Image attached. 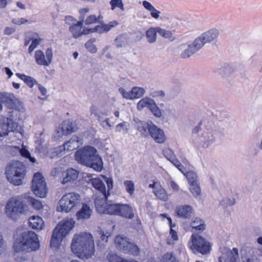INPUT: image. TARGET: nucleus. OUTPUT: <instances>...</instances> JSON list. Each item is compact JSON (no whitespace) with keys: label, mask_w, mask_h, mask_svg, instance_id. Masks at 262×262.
Instances as JSON below:
<instances>
[{"label":"nucleus","mask_w":262,"mask_h":262,"mask_svg":"<svg viewBox=\"0 0 262 262\" xmlns=\"http://www.w3.org/2000/svg\"><path fill=\"white\" fill-rule=\"evenodd\" d=\"M160 262H179L171 252L164 254L160 258Z\"/></svg>","instance_id":"44"},{"label":"nucleus","mask_w":262,"mask_h":262,"mask_svg":"<svg viewBox=\"0 0 262 262\" xmlns=\"http://www.w3.org/2000/svg\"><path fill=\"white\" fill-rule=\"evenodd\" d=\"M115 243L117 249L124 253L137 256L140 253L139 248L135 244L129 242L126 237L118 235L115 239Z\"/></svg>","instance_id":"12"},{"label":"nucleus","mask_w":262,"mask_h":262,"mask_svg":"<svg viewBox=\"0 0 262 262\" xmlns=\"http://www.w3.org/2000/svg\"><path fill=\"white\" fill-rule=\"evenodd\" d=\"M76 124L75 122L70 120L63 121L62 126V135L71 134L72 133L76 132Z\"/></svg>","instance_id":"25"},{"label":"nucleus","mask_w":262,"mask_h":262,"mask_svg":"<svg viewBox=\"0 0 262 262\" xmlns=\"http://www.w3.org/2000/svg\"><path fill=\"white\" fill-rule=\"evenodd\" d=\"M245 262H260V259L256 255H251L247 258Z\"/></svg>","instance_id":"62"},{"label":"nucleus","mask_w":262,"mask_h":262,"mask_svg":"<svg viewBox=\"0 0 262 262\" xmlns=\"http://www.w3.org/2000/svg\"><path fill=\"white\" fill-rule=\"evenodd\" d=\"M92 210L86 204L82 205V208L76 213L78 220H86L92 215Z\"/></svg>","instance_id":"26"},{"label":"nucleus","mask_w":262,"mask_h":262,"mask_svg":"<svg viewBox=\"0 0 262 262\" xmlns=\"http://www.w3.org/2000/svg\"><path fill=\"white\" fill-rule=\"evenodd\" d=\"M26 167L23 163L18 161L10 162L6 169L8 180L14 185H20L26 175Z\"/></svg>","instance_id":"8"},{"label":"nucleus","mask_w":262,"mask_h":262,"mask_svg":"<svg viewBox=\"0 0 262 262\" xmlns=\"http://www.w3.org/2000/svg\"><path fill=\"white\" fill-rule=\"evenodd\" d=\"M84 23L86 25H89L97 23L96 16L95 15H89L85 20Z\"/></svg>","instance_id":"56"},{"label":"nucleus","mask_w":262,"mask_h":262,"mask_svg":"<svg viewBox=\"0 0 262 262\" xmlns=\"http://www.w3.org/2000/svg\"><path fill=\"white\" fill-rule=\"evenodd\" d=\"M118 215L128 219H133L134 217L133 208L128 204H119Z\"/></svg>","instance_id":"20"},{"label":"nucleus","mask_w":262,"mask_h":262,"mask_svg":"<svg viewBox=\"0 0 262 262\" xmlns=\"http://www.w3.org/2000/svg\"><path fill=\"white\" fill-rule=\"evenodd\" d=\"M189 190L195 198L200 195L201 193V190L198 182L189 184Z\"/></svg>","instance_id":"42"},{"label":"nucleus","mask_w":262,"mask_h":262,"mask_svg":"<svg viewBox=\"0 0 262 262\" xmlns=\"http://www.w3.org/2000/svg\"><path fill=\"white\" fill-rule=\"evenodd\" d=\"M191 227L195 231L202 232L205 229V222L200 218L196 217L193 220L190 225Z\"/></svg>","instance_id":"32"},{"label":"nucleus","mask_w":262,"mask_h":262,"mask_svg":"<svg viewBox=\"0 0 262 262\" xmlns=\"http://www.w3.org/2000/svg\"><path fill=\"white\" fill-rule=\"evenodd\" d=\"M116 45L117 47H122L124 42V38L123 35L118 36L115 40Z\"/></svg>","instance_id":"59"},{"label":"nucleus","mask_w":262,"mask_h":262,"mask_svg":"<svg viewBox=\"0 0 262 262\" xmlns=\"http://www.w3.org/2000/svg\"><path fill=\"white\" fill-rule=\"evenodd\" d=\"M78 177V172L73 169L70 168L62 173V180L61 183L63 184L76 180Z\"/></svg>","instance_id":"23"},{"label":"nucleus","mask_w":262,"mask_h":262,"mask_svg":"<svg viewBox=\"0 0 262 262\" xmlns=\"http://www.w3.org/2000/svg\"><path fill=\"white\" fill-rule=\"evenodd\" d=\"M149 110L152 113L154 116H155L157 118H160L162 116V113L156 104L155 101L152 103V104L149 106Z\"/></svg>","instance_id":"45"},{"label":"nucleus","mask_w":262,"mask_h":262,"mask_svg":"<svg viewBox=\"0 0 262 262\" xmlns=\"http://www.w3.org/2000/svg\"><path fill=\"white\" fill-rule=\"evenodd\" d=\"M20 153L23 157H25L26 158H28L31 156L30 152L25 148H22L20 150Z\"/></svg>","instance_id":"63"},{"label":"nucleus","mask_w":262,"mask_h":262,"mask_svg":"<svg viewBox=\"0 0 262 262\" xmlns=\"http://www.w3.org/2000/svg\"><path fill=\"white\" fill-rule=\"evenodd\" d=\"M154 193L158 199L162 201L166 202L168 199V196L166 191L161 186L156 188Z\"/></svg>","instance_id":"35"},{"label":"nucleus","mask_w":262,"mask_h":262,"mask_svg":"<svg viewBox=\"0 0 262 262\" xmlns=\"http://www.w3.org/2000/svg\"><path fill=\"white\" fill-rule=\"evenodd\" d=\"M39 247L38 236L32 231L22 233L15 241L13 245L14 250L16 252L36 251Z\"/></svg>","instance_id":"5"},{"label":"nucleus","mask_w":262,"mask_h":262,"mask_svg":"<svg viewBox=\"0 0 262 262\" xmlns=\"http://www.w3.org/2000/svg\"><path fill=\"white\" fill-rule=\"evenodd\" d=\"M96 41V38H92L89 39L85 44V47L91 53L94 54L97 51L96 46L94 44Z\"/></svg>","instance_id":"41"},{"label":"nucleus","mask_w":262,"mask_h":262,"mask_svg":"<svg viewBox=\"0 0 262 262\" xmlns=\"http://www.w3.org/2000/svg\"><path fill=\"white\" fill-rule=\"evenodd\" d=\"M219 35L217 30L212 29L202 34L197 37L191 43L181 45L180 47L183 49L181 54L182 58H189L196 53L203 46L208 42L213 41Z\"/></svg>","instance_id":"3"},{"label":"nucleus","mask_w":262,"mask_h":262,"mask_svg":"<svg viewBox=\"0 0 262 262\" xmlns=\"http://www.w3.org/2000/svg\"><path fill=\"white\" fill-rule=\"evenodd\" d=\"M16 112H9V117L0 116V127L4 131L0 132V137L8 136L10 132L19 133L22 135L24 132L22 127L18 123L13 121V114Z\"/></svg>","instance_id":"9"},{"label":"nucleus","mask_w":262,"mask_h":262,"mask_svg":"<svg viewBox=\"0 0 262 262\" xmlns=\"http://www.w3.org/2000/svg\"><path fill=\"white\" fill-rule=\"evenodd\" d=\"M110 118H106L104 120L103 119L100 121H98L100 124V125L104 129H111L112 127V125L110 122Z\"/></svg>","instance_id":"54"},{"label":"nucleus","mask_w":262,"mask_h":262,"mask_svg":"<svg viewBox=\"0 0 262 262\" xmlns=\"http://www.w3.org/2000/svg\"><path fill=\"white\" fill-rule=\"evenodd\" d=\"M192 133L198 134L202 146L204 148H207L215 141L220 132L215 128L212 121L203 120L192 129Z\"/></svg>","instance_id":"4"},{"label":"nucleus","mask_w":262,"mask_h":262,"mask_svg":"<svg viewBox=\"0 0 262 262\" xmlns=\"http://www.w3.org/2000/svg\"><path fill=\"white\" fill-rule=\"evenodd\" d=\"M106 258L109 262H127L126 260L114 253H110Z\"/></svg>","instance_id":"47"},{"label":"nucleus","mask_w":262,"mask_h":262,"mask_svg":"<svg viewBox=\"0 0 262 262\" xmlns=\"http://www.w3.org/2000/svg\"><path fill=\"white\" fill-rule=\"evenodd\" d=\"M75 222L72 219L62 221L54 229L50 241L51 248H58L63 238L74 227Z\"/></svg>","instance_id":"7"},{"label":"nucleus","mask_w":262,"mask_h":262,"mask_svg":"<svg viewBox=\"0 0 262 262\" xmlns=\"http://www.w3.org/2000/svg\"><path fill=\"white\" fill-rule=\"evenodd\" d=\"M235 203V200L233 198L232 199H229V198H226L224 199L222 201V205L224 206L227 207V206H231Z\"/></svg>","instance_id":"55"},{"label":"nucleus","mask_w":262,"mask_h":262,"mask_svg":"<svg viewBox=\"0 0 262 262\" xmlns=\"http://www.w3.org/2000/svg\"><path fill=\"white\" fill-rule=\"evenodd\" d=\"M90 112L91 115H94L98 121H100L103 117L108 116L110 113L108 110L102 109L95 105L91 106Z\"/></svg>","instance_id":"22"},{"label":"nucleus","mask_w":262,"mask_h":262,"mask_svg":"<svg viewBox=\"0 0 262 262\" xmlns=\"http://www.w3.org/2000/svg\"><path fill=\"white\" fill-rule=\"evenodd\" d=\"M96 149L91 146H84L78 149L75 154L76 161L84 166L101 171L103 167L101 158L97 154Z\"/></svg>","instance_id":"1"},{"label":"nucleus","mask_w":262,"mask_h":262,"mask_svg":"<svg viewBox=\"0 0 262 262\" xmlns=\"http://www.w3.org/2000/svg\"><path fill=\"white\" fill-rule=\"evenodd\" d=\"M91 183L93 187L101 193L102 197L101 198L107 199L110 195V192H106L105 184L101 179L99 178L91 179Z\"/></svg>","instance_id":"18"},{"label":"nucleus","mask_w":262,"mask_h":262,"mask_svg":"<svg viewBox=\"0 0 262 262\" xmlns=\"http://www.w3.org/2000/svg\"><path fill=\"white\" fill-rule=\"evenodd\" d=\"M105 182L107 186V191L106 192H110V191L113 188V181L112 178H108L104 177Z\"/></svg>","instance_id":"60"},{"label":"nucleus","mask_w":262,"mask_h":262,"mask_svg":"<svg viewBox=\"0 0 262 262\" xmlns=\"http://www.w3.org/2000/svg\"><path fill=\"white\" fill-rule=\"evenodd\" d=\"M129 126V124L128 122L123 121L116 126L115 131L116 132H123V134H127L128 132Z\"/></svg>","instance_id":"43"},{"label":"nucleus","mask_w":262,"mask_h":262,"mask_svg":"<svg viewBox=\"0 0 262 262\" xmlns=\"http://www.w3.org/2000/svg\"><path fill=\"white\" fill-rule=\"evenodd\" d=\"M81 139L78 137H73L69 141L66 142L63 147L60 146L59 150H62L63 149L64 151H72L78 148L81 144Z\"/></svg>","instance_id":"19"},{"label":"nucleus","mask_w":262,"mask_h":262,"mask_svg":"<svg viewBox=\"0 0 262 262\" xmlns=\"http://www.w3.org/2000/svg\"><path fill=\"white\" fill-rule=\"evenodd\" d=\"M163 154L164 157L169 161H170L176 157L172 150L169 148H166L164 149L163 150Z\"/></svg>","instance_id":"49"},{"label":"nucleus","mask_w":262,"mask_h":262,"mask_svg":"<svg viewBox=\"0 0 262 262\" xmlns=\"http://www.w3.org/2000/svg\"><path fill=\"white\" fill-rule=\"evenodd\" d=\"M64 20L66 23L68 25H70V26L73 25V24H76L77 22L76 19L71 16H66Z\"/></svg>","instance_id":"61"},{"label":"nucleus","mask_w":262,"mask_h":262,"mask_svg":"<svg viewBox=\"0 0 262 262\" xmlns=\"http://www.w3.org/2000/svg\"><path fill=\"white\" fill-rule=\"evenodd\" d=\"M15 31V30L13 28L6 27L4 31V34L5 35H9L13 34Z\"/></svg>","instance_id":"64"},{"label":"nucleus","mask_w":262,"mask_h":262,"mask_svg":"<svg viewBox=\"0 0 262 262\" xmlns=\"http://www.w3.org/2000/svg\"><path fill=\"white\" fill-rule=\"evenodd\" d=\"M137 127L142 136H150L157 143L162 144L166 141V138L163 130L150 120L138 122Z\"/></svg>","instance_id":"6"},{"label":"nucleus","mask_w":262,"mask_h":262,"mask_svg":"<svg viewBox=\"0 0 262 262\" xmlns=\"http://www.w3.org/2000/svg\"><path fill=\"white\" fill-rule=\"evenodd\" d=\"M118 25V23L114 20L110 21L108 24H102L100 25H97L95 27V30L99 34H102L108 32L112 28Z\"/></svg>","instance_id":"28"},{"label":"nucleus","mask_w":262,"mask_h":262,"mask_svg":"<svg viewBox=\"0 0 262 262\" xmlns=\"http://www.w3.org/2000/svg\"><path fill=\"white\" fill-rule=\"evenodd\" d=\"M173 165H174L182 173H184L186 169L181 164L180 162L175 157L170 161Z\"/></svg>","instance_id":"51"},{"label":"nucleus","mask_w":262,"mask_h":262,"mask_svg":"<svg viewBox=\"0 0 262 262\" xmlns=\"http://www.w3.org/2000/svg\"><path fill=\"white\" fill-rule=\"evenodd\" d=\"M118 91L123 98L127 99H132L131 91L127 92L124 88H120Z\"/></svg>","instance_id":"53"},{"label":"nucleus","mask_w":262,"mask_h":262,"mask_svg":"<svg viewBox=\"0 0 262 262\" xmlns=\"http://www.w3.org/2000/svg\"><path fill=\"white\" fill-rule=\"evenodd\" d=\"M26 207V205L20 200L11 198L6 205L5 212L9 217L16 220L25 211Z\"/></svg>","instance_id":"10"},{"label":"nucleus","mask_w":262,"mask_h":262,"mask_svg":"<svg viewBox=\"0 0 262 262\" xmlns=\"http://www.w3.org/2000/svg\"><path fill=\"white\" fill-rule=\"evenodd\" d=\"M101 236V241L98 240L97 243V246L99 247L100 249H104L105 244L107 243L108 241V236L104 234L103 232L102 233Z\"/></svg>","instance_id":"48"},{"label":"nucleus","mask_w":262,"mask_h":262,"mask_svg":"<svg viewBox=\"0 0 262 262\" xmlns=\"http://www.w3.org/2000/svg\"><path fill=\"white\" fill-rule=\"evenodd\" d=\"M145 93L144 88L135 86L131 90L132 99H138L142 97Z\"/></svg>","instance_id":"36"},{"label":"nucleus","mask_w":262,"mask_h":262,"mask_svg":"<svg viewBox=\"0 0 262 262\" xmlns=\"http://www.w3.org/2000/svg\"><path fill=\"white\" fill-rule=\"evenodd\" d=\"M32 183V190L34 194L39 198H45L48 189L46 183L40 173L36 172L34 174Z\"/></svg>","instance_id":"14"},{"label":"nucleus","mask_w":262,"mask_h":262,"mask_svg":"<svg viewBox=\"0 0 262 262\" xmlns=\"http://www.w3.org/2000/svg\"><path fill=\"white\" fill-rule=\"evenodd\" d=\"M71 249L79 257L88 259L95 252V246L91 234L83 233L75 236L72 239Z\"/></svg>","instance_id":"2"},{"label":"nucleus","mask_w":262,"mask_h":262,"mask_svg":"<svg viewBox=\"0 0 262 262\" xmlns=\"http://www.w3.org/2000/svg\"><path fill=\"white\" fill-rule=\"evenodd\" d=\"M41 40V39L40 38L35 39L32 38V42L28 49L29 53H31L37 47V46L39 45Z\"/></svg>","instance_id":"52"},{"label":"nucleus","mask_w":262,"mask_h":262,"mask_svg":"<svg viewBox=\"0 0 262 262\" xmlns=\"http://www.w3.org/2000/svg\"><path fill=\"white\" fill-rule=\"evenodd\" d=\"M110 5L111 9L114 10L116 8H119L121 10L124 11L125 10L124 4L122 0H111Z\"/></svg>","instance_id":"46"},{"label":"nucleus","mask_w":262,"mask_h":262,"mask_svg":"<svg viewBox=\"0 0 262 262\" xmlns=\"http://www.w3.org/2000/svg\"><path fill=\"white\" fill-rule=\"evenodd\" d=\"M32 183V190L34 194L39 198H45L48 189L46 183L40 173L36 172L34 174Z\"/></svg>","instance_id":"15"},{"label":"nucleus","mask_w":262,"mask_h":262,"mask_svg":"<svg viewBox=\"0 0 262 262\" xmlns=\"http://www.w3.org/2000/svg\"><path fill=\"white\" fill-rule=\"evenodd\" d=\"M149 95L152 97H163L165 96L164 92L163 91H154L150 93Z\"/></svg>","instance_id":"58"},{"label":"nucleus","mask_w":262,"mask_h":262,"mask_svg":"<svg viewBox=\"0 0 262 262\" xmlns=\"http://www.w3.org/2000/svg\"><path fill=\"white\" fill-rule=\"evenodd\" d=\"M142 5L145 9L150 12V15L152 18L156 19L159 18L161 12L157 10L149 2L144 1L142 2Z\"/></svg>","instance_id":"29"},{"label":"nucleus","mask_w":262,"mask_h":262,"mask_svg":"<svg viewBox=\"0 0 262 262\" xmlns=\"http://www.w3.org/2000/svg\"><path fill=\"white\" fill-rule=\"evenodd\" d=\"M192 245L191 249L203 255L209 253L211 250V245L205 238L198 235H192Z\"/></svg>","instance_id":"16"},{"label":"nucleus","mask_w":262,"mask_h":262,"mask_svg":"<svg viewBox=\"0 0 262 262\" xmlns=\"http://www.w3.org/2000/svg\"><path fill=\"white\" fill-rule=\"evenodd\" d=\"M84 22L83 17L80 18V20L77 21L76 24H73L69 27V31L72 33V36L75 38H77L81 36V30Z\"/></svg>","instance_id":"24"},{"label":"nucleus","mask_w":262,"mask_h":262,"mask_svg":"<svg viewBox=\"0 0 262 262\" xmlns=\"http://www.w3.org/2000/svg\"><path fill=\"white\" fill-rule=\"evenodd\" d=\"M183 174L186 177L189 184L198 182V176L193 171H185Z\"/></svg>","instance_id":"40"},{"label":"nucleus","mask_w":262,"mask_h":262,"mask_svg":"<svg viewBox=\"0 0 262 262\" xmlns=\"http://www.w3.org/2000/svg\"><path fill=\"white\" fill-rule=\"evenodd\" d=\"M34 58L36 63L39 66H49L52 62L53 51L51 48H48L46 54L40 50L35 51Z\"/></svg>","instance_id":"17"},{"label":"nucleus","mask_w":262,"mask_h":262,"mask_svg":"<svg viewBox=\"0 0 262 262\" xmlns=\"http://www.w3.org/2000/svg\"><path fill=\"white\" fill-rule=\"evenodd\" d=\"M30 227L35 230H41L44 225L42 219L38 216H32L29 220Z\"/></svg>","instance_id":"27"},{"label":"nucleus","mask_w":262,"mask_h":262,"mask_svg":"<svg viewBox=\"0 0 262 262\" xmlns=\"http://www.w3.org/2000/svg\"><path fill=\"white\" fill-rule=\"evenodd\" d=\"M16 76L21 80H23L24 82L30 88H33L34 84H37L36 80L31 76H27L25 74L19 73H16Z\"/></svg>","instance_id":"33"},{"label":"nucleus","mask_w":262,"mask_h":262,"mask_svg":"<svg viewBox=\"0 0 262 262\" xmlns=\"http://www.w3.org/2000/svg\"><path fill=\"white\" fill-rule=\"evenodd\" d=\"M157 31L159 35L166 38H170L172 35L171 32L162 29L160 27H157Z\"/></svg>","instance_id":"50"},{"label":"nucleus","mask_w":262,"mask_h":262,"mask_svg":"<svg viewBox=\"0 0 262 262\" xmlns=\"http://www.w3.org/2000/svg\"><path fill=\"white\" fill-rule=\"evenodd\" d=\"M225 262H241L237 248H233L227 252Z\"/></svg>","instance_id":"30"},{"label":"nucleus","mask_w":262,"mask_h":262,"mask_svg":"<svg viewBox=\"0 0 262 262\" xmlns=\"http://www.w3.org/2000/svg\"><path fill=\"white\" fill-rule=\"evenodd\" d=\"M15 97L13 94L7 93H0V99L2 101L6 102L8 103V106L10 108H14L15 106L14 103Z\"/></svg>","instance_id":"31"},{"label":"nucleus","mask_w":262,"mask_h":262,"mask_svg":"<svg viewBox=\"0 0 262 262\" xmlns=\"http://www.w3.org/2000/svg\"><path fill=\"white\" fill-rule=\"evenodd\" d=\"M95 206L100 213L118 215L119 204H108L107 199L97 196L95 200Z\"/></svg>","instance_id":"13"},{"label":"nucleus","mask_w":262,"mask_h":262,"mask_svg":"<svg viewBox=\"0 0 262 262\" xmlns=\"http://www.w3.org/2000/svg\"><path fill=\"white\" fill-rule=\"evenodd\" d=\"M80 196L78 193L70 192L64 195L58 203L57 211L68 213L79 204Z\"/></svg>","instance_id":"11"},{"label":"nucleus","mask_w":262,"mask_h":262,"mask_svg":"<svg viewBox=\"0 0 262 262\" xmlns=\"http://www.w3.org/2000/svg\"><path fill=\"white\" fill-rule=\"evenodd\" d=\"M154 100L147 97L141 99L137 103V108L138 110L141 111L143 108L147 107L149 109V106L154 102Z\"/></svg>","instance_id":"34"},{"label":"nucleus","mask_w":262,"mask_h":262,"mask_svg":"<svg viewBox=\"0 0 262 262\" xmlns=\"http://www.w3.org/2000/svg\"><path fill=\"white\" fill-rule=\"evenodd\" d=\"M192 210V208L190 205H180L176 208L175 213L180 218L187 219L190 217Z\"/></svg>","instance_id":"21"},{"label":"nucleus","mask_w":262,"mask_h":262,"mask_svg":"<svg viewBox=\"0 0 262 262\" xmlns=\"http://www.w3.org/2000/svg\"><path fill=\"white\" fill-rule=\"evenodd\" d=\"M27 202L36 210H40L42 207L41 202L30 196H27L26 198Z\"/></svg>","instance_id":"39"},{"label":"nucleus","mask_w":262,"mask_h":262,"mask_svg":"<svg viewBox=\"0 0 262 262\" xmlns=\"http://www.w3.org/2000/svg\"><path fill=\"white\" fill-rule=\"evenodd\" d=\"M123 186L129 196H132L135 190L134 182L132 180H125L123 182Z\"/></svg>","instance_id":"38"},{"label":"nucleus","mask_w":262,"mask_h":262,"mask_svg":"<svg viewBox=\"0 0 262 262\" xmlns=\"http://www.w3.org/2000/svg\"><path fill=\"white\" fill-rule=\"evenodd\" d=\"M157 33V27L150 28L146 31V36L148 42L154 43L156 41Z\"/></svg>","instance_id":"37"},{"label":"nucleus","mask_w":262,"mask_h":262,"mask_svg":"<svg viewBox=\"0 0 262 262\" xmlns=\"http://www.w3.org/2000/svg\"><path fill=\"white\" fill-rule=\"evenodd\" d=\"M28 22V20L24 18H14L12 20V23L16 25H21Z\"/></svg>","instance_id":"57"}]
</instances>
